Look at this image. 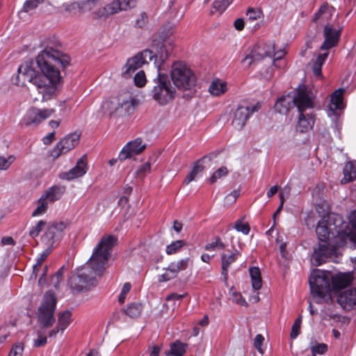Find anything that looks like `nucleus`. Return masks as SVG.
<instances>
[{
    "instance_id": "obj_60",
    "label": "nucleus",
    "mask_w": 356,
    "mask_h": 356,
    "mask_svg": "<svg viewBox=\"0 0 356 356\" xmlns=\"http://www.w3.org/2000/svg\"><path fill=\"white\" fill-rule=\"evenodd\" d=\"M232 300L233 302L241 304L242 305H247V302L243 298L241 293H234L232 295Z\"/></svg>"
},
{
    "instance_id": "obj_30",
    "label": "nucleus",
    "mask_w": 356,
    "mask_h": 356,
    "mask_svg": "<svg viewBox=\"0 0 356 356\" xmlns=\"http://www.w3.org/2000/svg\"><path fill=\"white\" fill-rule=\"evenodd\" d=\"M72 322V312L70 310H65L59 312L58 314V323L61 332L64 331Z\"/></svg>"
},
{
    "instance_id": "obj_22",
    "label": "nucleus",
    "mask_w": 356,
    "mask_h": 356,
    "mask_svg": "<svg viewBox=\"0 0 356 356\" xmlns=\"http://www.w3.org/2000/svg\"><path fill=\"white\" fill-rule=\"evenodd\" d=\"M305 111L299 112L298 121L296 130L300 133L307 132L312 129L314 122V117L312 113H304Z\"/></svg>"
},
{
    "instance_id": "obj_8",
    "label": "nucleus",
    "mask_w": 356,
    "mask_h": 356,
    "mask_svg": "<svg viewBox=\"0 0 356 356\" xmlns=\"http://www.w3.org/2000/svg\"><path fill=\"white\" fill-rule=\"evenodd\" d=\"M309 283L312 295L321 300L332 290V274L329 271L314 269L309 278Z\"/></svg>"
},
{
    "instance_id": "obj_59",
    "label": "nucleus",
    "mask_w": 356,
    "mask_h": 356,
    "mask_svg": "<svg viewBox=\"0 0 356 356\" xmlns=\"http://www.w3.org/2000/svg\"><path fill=\"white\" fill-rule=\"evenodd\" d=\"M53 248L50 247H46V249L42 252V253L40 254V257L37 259V263L39 264H41L43 263V261L46 259L47 256L51 253Z\"/></svg>"
},
{
    "instance_id": "obj_24",
    "label": "nucleus",
    "mask_w": 356,
    "mask_h": 356,
    "mask_svg": "<svg viewBox=\"0 0 356 356\" xmlns=\"http://www.w3.org/2000/svg\"><path fill=\"white\" fill-rule=\"evenodd\" d=\"M353 281V275L350 273H339L335 276L332 275V289L338 291L350 284Z\"/></svg>"
},
{
    "instance_id": "obj_44",
    "label": "nucleus",
    "mask_w": 356,
    "mask_h": 356,
    "mask_svg": "<svg viewBox=\"0 0 356 356\" xmlns=\"http://www.w3.org/2000/svg\"><path fill=\"white\" fill-rule=\"evenodd\" d=\"M246 15L249 20L253 21L260 19L263 16V13L260 9L249 8L247 10Z\"/></svg>"
},
{
    "instance_id": "obj_11",
    "label": "nucleus",
    "mask_w": 356,
    "mask_h": 356,
    "mask_svg": "<svg viewBox=\"0 0 356 356\" xmlns=\"http://www.w3.org/2000/svg\"><path fill=\"white\" fill-rule=\"evenodd\" d=\"M66 228L64 222H52L48 224L46 231L41 237L42 243L45 247L54 248L62 238L63 232Z\"/></svg>"
},
{
    "instance_id": "obj_13",
    "label": "nucleus",
    "mask_w": 356,
    "mask_h": 356,
    "mask_svg": "<svg viewBox=\"0 0 356 356\" xmlns=\"http://www.w3.org/2000/svg\"><path fill=\"white\" fill-rule=\"evenodd\" d=\"M153 58V52L149 49H145L138 53L136 56L127 60L123 67L122 75L125 78L129 77L133 72L141 67L148 60H152Z\"/></svg>"
},
{
    "instance_id": "obj_4",
    "label": "nucleus",
    "mask_w": 356,
    "mask_h": 356,
    "mask_svg": "<svg viewBox=\"0 0 356 356\" xmlns=\"http://www.w3.org/2000/svg\"><path fill=\"white\" fill-rule=\"evenodd\" d=\"M340 242L320 241L318 247L314 249L312 260L315 266H320L332 257L339 247L350 243L353 248H356V231L350 234L340 235Z\"/></svg>"
},
{
    "instance_id": "obj_1",
    "label": "nucleus",
    "mask_w": 356,
    "mask_h": 356,
    "mask_svg": "<svg viewBox=\"0 0 356 356\" xmlns=\"http://www.w3.org/2000/svg\"><path fill=\"white\" fill-rule=\"evenodd\" d=\"M35 63L40 72L29 63L22 64L17 70L15 83L18 86L24 85L26 81L33 83L42 95V102H44L51 98L60 80L58 67H65L70 63V58L56 47L47 44L35 58Z\"/></svg>"
},
{
    "instance_id": "obj_28",
    "label": "nucleus",
    "mask_w": 356,
    "mask_h": 356,
    "mask_svg": "<svg viewBox=\"0 0 356 356\" xmlns=\"http://www.w3.org/2000/svg\"><path fill=\"white\" fill-rule=\"evenodd\" d=\"M205 159L206 156H203L194 163L193 169L188 174V175L186 176L184 181V183L185 184H188L190 182L193 181L195 179V177L204 170V166L201 163Z\"/></svg>"
},
{
    "instance_id": "obj_6",
    "label": "nucleus",
    "mask_w": 356,
    "mask_h": 356,
    "mask_svg": "<svg viewBox=\"0 0 356 356\" xmlns=\"http://www.w3.org/2000/svg\"><path fill=\"white\" fill-rule=\"evenodd\" d=\"M152 82L154 86L151 90V95L159 105L165 106L175 98L177 91L168 74L157 71L156 77Z\"/></svg>"
},
{
    "instance_id": "obj_46",
    "label": "nucleus",
    "mask_w": 356,
    "mask_h": 356,
    "mask_svg": "<svg viewBox=\"0 0 356 356\" xmlns=\"http://www.w3.org/2000/svg\"><path fill=\"white\" fill-rule=\"evenodd\" d=\"M134 83L138 87H143L146 83V76L145 72L141 70L136 74L134 76Z\"/></svg>"
},
{
    "instance_id": "obj_48",
    "label": "nucleus",
    "mask_w": 356,
    "mask_h": 356,
    "mask_svg": "<svg viewBox=\"0 0 356 356\" xmlns=\"http://www.w3.org/2000/svg\"><path fill=\"white\" fill-rule=\"evenodd\" d=\"M24 344L20 342L17 343L13 346L8 356H22Z\"/></svg>"
},
{
    "instance_id": "obj_33",
    "label": "nucleus",
    "mask_w": 356,
    "mask_h": 356,
    "mask_svg": "<svg viewBox=\"0 0 356 356\" xmlns=\"http://www.w3.org/2000/svg\"><path fill=\"white\" fill-rule=\"evenodd\" d=\"M143 307L140 302H132L127 306L126 309H123V312L132 318H138L140 316Z\"/></svg>"
},
{
    "instance_id": "obj_18",
    "label": "nucleus",
    "mask_w": 356,
    "mask_h": 356,
    "mask_svg": "<svg viewBox=\"0 0 356 356\" xmlns=\"http://www.w3.org/2000/svg\"><path fill=\"white\" fill-rule=\"evenodd\" d=\"M161 42V44L159 46V43H158L154 46H157L156 53H153L154 57L156 58L154 65L157 68V71H161L163 70V63L165 60L170 56V53L172 50V46L170 42Z\"/></svg>"
},
{
    "instance_id": "obj_34",
    "label": "nucleus",
    "mask_w": 356,
    "mask_h": 356,
    "mask_svg": "<svg viewBox=\"0 0 356 356\" xmlns=\"http://www.w3.org/2000/svg\"><path fill=\"white\" fill-rule=\"evenodd\" d=\"M173 33L172 27L170 24L163 26L158 33V38L153 40L152 45H156L160 42H167L166 40Z\"/></svg>"
},
{
    "instance_id": "obj_2",
    "label": "nucleus",
    "mask_w": 356,
    "mask_h": 356,
    "mask_svg": "<svg viewBox=\"0 0 356 356\" xmlns=\"http://www.w3.org/2000/svg\"><path fill=\"white\" fill-rule=\"evenodd\" d=\"M117 242L118 238L113 235L102 237L94 248L87 266L78 270L69 279L68 284L72 291L80 293L89 290L97 284L96 276L101 277L104 275Z\"/></svg>"
},
{
    "instance_id": "obj_21",
    "label": "nucleus",
    "mask_w": 356,
    "mask_h": 356,
    "mask_svg": "<svg viewBox=\"0 0 356 356\" xmlns=\"http://www.w3.org/2000/svg\"><path fill=\"white\" fill-rule=\"evenodd\" d=\"M338 303L346 310H350L356 306V288L345 290L337 297Z\"/></svg>"
},
{
    "instance_id": "obj_10",
    "label": "nucleus",
    "mask_w": 356,
    "mask_h": 356,
    "mask_svg": "<svg viewBox=\"0 0 356 356\" xmlns=\"http://www.w3.org/2000/svg\"><path fill=\"white\" fill-rule=\"evenodd\" d=\"M136 0H116L104 6L99 7L93 14L96 17H107L122 10H128L134 8Z\"/></svg>"
},
{
    "instance_id": "obj_43",
    "label": "nucleus",
    "mask_w": 356,
    "mask_h": 356,
    "mask_svg": "<svg viewBox=\"0 0 356 356\" xmlns=\"http://www.w3.org/2000/svg\"><path fill=\"white\" fill-rule=\"evenodd\" d=\"M46 224V221L44 220L38 222V223L30 229L29 236L32 238L38 236Z\"/></svg>"
},
{
    "instance_id": "obj_45",
    "label": "nucleus",
    "mask_w": 356,
    "mask_h": 356,
    "mask_svg": "<svg viewBox=\"0 0 356 356\" xmlns=\"http://www.w3.org/2000/svg\"><path fill=\"white\" fill-rule=\"evenodd\" d=\"M15 161V156H9L8 158L0 156V170H7Z\"/></svg>"
},
{
    "instance_id": "obj_26",
    "label": "nucleus",
    "mask_w": 356,
    "mask_h": 356,
    "mask_svg": "<svg viewBox=\"0 0 356 356\" xmlns=\"http://www.w3.org/2000/svg\"><path fill=\"white\" fill-rule=\"evenodd\" d=\"M65 186L54 185L49 188L42 196L49 202H54L59 200L65 193Z\"/></svg>"
},
{
    "instance_id": "obj_51",
    "label": "nucleus",
    "mask_w": 356,
    "mask_h": 356,
    "mask_svg": "<svg viewBox=\"0 0 356 356\" xmlns=\"http://www.w3.org/2000/svg\"><path fill=\"white\" fill-rule=\"evenodd\" d=\"M311 350H312V355L311 356H314L316 354H323L325 353L327 350V346L325 343H318L316 346H314L311 348Z\"/></svg>"
},
{
    "instance_id": "obj_38",
    "label": "nucleus",
    "mask_w": 356,
    "mask_h": 356,
    "mask_svg": "<svg viewBox=\"0 0 356 356\" xmlns=\"http://www.w3.org/2000/svg\"><path fill=\"white\" fill-rule=\"evenodd\" d=\"M134 98L129 93L126 94V97L119 99L117 102V99H115L113 101L108 102L106 103V105L108 106L109 104H118V105L122 108L125 107V108H129V106H133Z\"/></svg>"
},
{
    "instance_id": "obj_57",
    "label": "nucleus",
    "mask_w": 356,
    "mask_h": 356,
    "mask_svg": "<svg viewBox=\"0 0 356 356\" xmlns=\"http://www.w3.org/2000/svg\"><path fill=\"white\" fill-rule=\"evenodd\" d=\"M47 337L41 333H38V338L34 340L33 344L35 347H40L44 346L47 343Z\"/></svg>"
},
{
    "instance_id": "obj_62",
    "label": "nucleus",
    "mask_w": 356,
    "mask_h": 356,
    "mask_svg": "<svg viewBox=\"0 0 356 356\" xmlns=\"http://www.w3.org/2000/svg\"><path fill=\"white\" fill-rule=\"evenodd\" d=\"M261 74L266 80H270L273 76L272 67L266 68L264 71L261 72Z\"/></svg>"
},
{
    "instance_id": "obj_16",
    "label": "nucleus",
    "mask_w": 356,
    "mask_h": 356,
    "mask_svg": "<svg viewBox=\"0 0 356 356\" xmlns=\"http://www.w3.org/2000/svg\"><path fill=\"white\" fill-rule=\"evenodd\" d=\"M80 139V134L74 132L67 135L62 138L51 152V156L56 159L60 155L65 154L76 147Z\"/></svg>"
},
{
    "instance_id": "obj_23",
    "label": "nucleus",
    "mask_w": 356,
    "mask_h": 356,
    "mask_svg": "<svg viewBox=\"0 0 356 356\" xmlns=\"http://www.w3.org/2000/svg\"><path fill=\"white\" fill-rule=\"evenodd\" d=\"M240 252L236 249L234 250L231 254L222 253L221 254V263H222V275L224 277V280H227L228 277V270L230 266L234 264L238 258Z\"/></svg>"
},
{
    "instance_id": "obj_40",
    "label": "nucleus",
    "mask_w": 356,
    "mask_h": 356,
    "mask_svg": "<svg viewBox=\"0 0 356 356\" xmlns=\"http://www.w3.org/2000/svg\"><path fill=\"white\" fill-rule=\"evenodd\" d=\"M232 1L233 0H215L212 4V8L221 14L227 9Z\"/></svg>"
},
{
    "instance_id": "obj_20",
    "label": "nucleus",
    "mask_w": 356,
    "mask_h": 356,
    "mask_svg": "<svg viewBox=\"0 0 356 356\" xmlns=\"http://www.w3.org/2000/svg\"><path fill=\"white\" fill-rule=\"evenodd\" d=\"M87 172V164L86 156L80 158L76 165L70 169L67 172L63 173L60 178L67 180H72L83 176Z\"/></svg>"
},
{
    "instance_id": "obj_31",
    "label": "nucleus",
    "mask_w": 356,
    "mask_h": 356,
    "mask_svg": "<svg viewBox=\"0 0 356 356\" xmlns=\"http://www.w3.org/2000/svg\"><path fill=\"white\" fill-rule=\"evenodd\" d=\"M187 344L177 340L170 344V350L166 356H182L186 351Z\"/></svg>"
},
{
    "instance_id": "obj_32",
    "label": "nucleus",
    "mask_w": 356,
    "mask_h": 356,
    "mask_svg": "<svg viewBox=\"0 0 356 356\" xmlns=\"http://www.w3.org/2000/svg\"><path fill=\"white\" fill-rule=\"evenodd\" d=\"M329 53L325 52L323 54H319L316 58L315 61L312 65V70L314 76L316 77L321 78L322 76V66L326 60Z\"/></svg>"
},
{
    "instance_id": "obj_35",
    "label": "nucleus",
    "mask_w": 356,
    "mask_h": 356,
    "mask_svg": "<svg viewBox=\"0 0 356 356\" xmlns=\"http://www.w3.org/2000/svg\"><path fill=\"white\" fill-rule=\"evenodd\" d=\"M209 90L211 95L219 96L226 92L227 86L225 82H222L219 79L214 80L211 83Z\"/></svg>"
},
{
    "instance_id": "obj_64",
    "label": "nucleus",
    "mask_w": 356,
    "mask_h": 356,
    "mask_svg": "<svg viewBox=\"0 0 356 356\" xmlns=\"http://www.w3.org/2000/svg\"><path fill=\"white\" fill-rule=\"evenodd\" d=\"M349 222L351 225L355 228V230L351 231L350 232H356V210L353 211L349 216Z\"/></svg>"
},
{
    "instance_id": "obj_29",
    "label": "nucleus",
    "mask_w": 356,
    "mask_h": 356,
    "mask_svg": "<svg viewBox=\"0 0 356 356\" xmlns=\"http://www.w3.org/2000/svg\"><path fill=\"white\" fill-rule=\"evenodd\" d=\"M252 287L254 291L259 290L262 286V279L260 269L258 267H250L249 269Z\"/></svg>"
},
{
    "instance_id": "obj_42",
    "label": "nucleus",
    "mask_w": 356,
    "mask_h": 356,
    "mask_svg": "<svg viewBox=\"0 0 356 356\" xmlns=\"http://www.w3.org/2000/svg\"><path fill=\"white\" fill-rule=\"evenodd\" d=\"M65 270V266H63L59 270L51 277V283L56 288H58L59 284L62 280L63 273Z\"/></svg>"
},
{
    "instance_id": "obj_55",
    "label": "nucleus",
    "mask_w": 356,
    "mask_h": 356,
    "mask_svg": "<svg viewBox=\"0 0 356 356\" xmlns=\"http://www.w3.org/2000/svg\"><path fill=\"white\" fill-rule=\"evenodd\" d=\"M264 341V337L261 334H257L254 339V347L261 354L264 353L263 349L261 348V345H262Z\"/></svg>"
},
{
    "instance_id": "obj_58",
    "label": "nucleus",
    "mask_w": 356,
    "mask_h": 356,
    "mask_svg": "<svg viewBox=\"0 0 356 356\" xmlns=\"http://www.w3.org/2000/svg\"><path fill=\"white\" fill-rule=\"evenodd\" d=\"M176 277L174 274L169 271L167 268L165 269L164 273L159 276V282H167Z\"/></svg>"
},
{
    "instance_id": "obj_61",
    "label": "nucleus",
    "mask_w": 356,
    "mask_h": 356,
    "mask_svg": "<svg viewBox=\"0 0 356 356\" xmlns=\"http://www.w3.org/2000/svg\"><path fill=\"white\" fill-rule=\"evenodd\" d=\"M188 294L186 293H183V294H178V293H171L170 295H168L167 297H166V300L167 301H170V300H182L184 297H186Z\"/></svg>"
},
{
    "instance_id": "obj_12",
    "label": "nucleus",
    "mask_w": 356,
    "mask_h": 356,
    "mask_svg": "<svg viewBox=\"0 0 356 356\" xmlns=\"http://www.w3.org/2000/svg\"><path fill=\"white\" fill-rule=\"evenodd\" d=\"M274 52V44L259 43L256 44L242 60V63L250 67L252 63L258 62L265 57H272Z\"/></svg>"
},
{
    "instance_id": "obj_19",
    "label": "nucleus",
    "mask_w": 356,
    "mask_h": 356,
    "mask_svg": "<svg viewBox=\"0 0 356 356\" xmlns=\"http://www.w3.org/2000/svg\"><path fill=\"white\" fill-rule=\"evenodd\" d=\"M341 28L334 29L331 25H326L324 27L323 35L325 40L320 47L321 50H327L336 46L339 40Z\"/></svg>"
},
{
    "instance_id": "obj_9",
    "label": "nucleus",
    "mask_w": 356,
    "mask_h": 356,
    "mask_svg": "<svg viewBox=\"0 0 356 356\" xmlns=\"http://www.w3.org/2000/svg\"><path fill=\"white\" fill-rule=\"evenodd\" d=\"M57 300L53 291L46 292L38 309V320L42 327H51L55 323L54 312Z\"/></svg>"
},
{
    "instance_id": "obj_63",
    "label": "nucleus",
    "mask_w": 356,
    "mask_h": 356,
    "mask_svg": "<svg viewBox=\"0 0 356 356\" xmlns=\"http://www.w3.org/2000/svg\"><path fill=\"white\" fill-rule=\"evenodd\" d=\"M149 349H150L149 356H159L161 348L160 346L154 345L149 346Z\"/></svg>"
},
{
    "instance_id": "obj_36",
    "label": "nucleus",
    "mask_w": 356,
    "mask_h": 356,
    "mask_svg": "<svg viewBox=\"0 0 356 356\" xmlns=\"http://www.w3.org/2000/svg\"><path fill=\"white\" fill-rule=\"evenodd\" d=\"M334 10L333 7H329L327 3L323 4L318 10L315 13L314 21L317 22L323 15H326L325 18L328 19L332 16V12Z\"/></svg>"
},
{
    "instance_id": "obj_56",
    "label": "nucleus",
    "mask_w": 356,
    "mask_h": 356,
    "mask_svg": "<svg viewBox=\"0 0 356 356\" xmlns=\"http://www.w3.org/2000/svg\"><path fill=\"white\" fill-rule=\"evenodd\" d=\"M151 165L149 162L144 163L138 170V176L144 177L147 173L150 172Z\"/></svg>"
},
{
    "instance_id": "obj_53",
    "label": "nucleus",
    "mask_w": 356,
    "mask_h": 356,
    "mask_svg": "<svg viewBox=\"0 0 356 356\" xmlns=\"http://www.w3.org/2000/svg\"><path fill=\"white\" fill-rule=\"evenodd\" d=\"M189 258L182 259L177 262H173L175 264L176 269L179 272L181 270H184L187 268L189 263Z\"/></svg>"
},
{
    "instance_id": "obj_50",
    "label": "nucleus",
    "mask_w": 356,
    "mask_h": 356,
    "mask_svg": "<svg viewBox=\"0 0 356 356\" xmlns=\"http://www.w3.org/2000/svg\"><path fill=\"white\" fill-rule=\"evenodd\" d=\"M44 0H27L23 7L24 12H29L35 8L39 3L43 2Z\"/></svg>"
},
{
    "instance_id": "obj_39",
    "label": "nucleus",
    "mask_w": 356,
    "mask_h": 356,
    "mask_svg": "<svg viewBox=\"0 0 356 356\" xmlns=\"http://www.w3.org/2000/svg\"><path fill=\"white\" fill-rule=\"evenodd\" d=\"M228 174V170L226 167L222 166L216 170L209 177V181L211 184L216 183L219 179L225 177Z\"/></svg>"
},
{
    "instance_id": "obj_15",
    "label": "nucleus",
    "mask_w": 356,
    "mask_h": 356,
    "mask_svg": "<svg viewBox=\"0 0 356 356\" xmlns=\"http://www.w3.org/2000/svg\"><path fill=\"white\" fill-rule=\"evenodd\" d=\"M260 108L259 104L250 106H238L234 111L232 115V124L234 129L240 131L245 125L250 114L257 111Z\"/></svg>"
},
{
    "instance_id": "obj_37",
    "label": "nucleus",
    "mask_w": 356,
    "mask_h": 356,
    "mask_svg": "<svg viewBox=\"0 0 356 356\" xmlns=\"http://www.w3.org/2000/svg\"><path fill=\"white\" fill-rule=\"evenodd\" d=\"M49 202L42 195L38 200V207L33 211L32 216H39L44 214L48 208Z\"/></svg>"
},
{
    "instance_id": "obj_27",
    "label": "nucleus",
    "mask_w": 356,
    "mask_h": 356,
    "mask_svg": "<svg viewBox=\"0 0 356 356\" xmlns=\"http://www.w3.org/2000/svg\"><path fill=\"white\" fill-rule=\"evenodd\" d=\"M356 179V162L350 161L343 168V177L341 180L342 184L350 182Z\"/></svg>"
},
{
    "instance_id": "obj_52",
    "label": "nucleus",
    "mask_w": 356,
    "mask_h": 356,
    "mask_svg": "<svg viewBox=\"0 0 356 356\" xmlns=\"http://www.w3.org/2000/svg\"><path fill=\"white\" fill-rule=\"evenodd\" d=\"M234 227L238 232L245 235L248 234L250 231V225L248 223H242L240 220L236 222Z\"/></svg>"
},
{
    "instance_id": "obj_41",
    "label": "nucleus",
    "mask_w": 356,
    "mask_h": 356,
    "mask_svg": "<svg viewBox=\"0 0 356 356\" xmlns=\"http://www.w3.org/2000/svg\"><path fill=\"white\" fill-rule=\"evenodd\" d=\"M186 243L184 240H178L172 242L171 244L167 245L166 253L168 254H172L177 252Z\"/></svg>"
},
{
    "instance_id": "obj_5",
    "label": "nucleus",
    "mask_w": 356,
    "mask_h": 356,
    "mask_svg": "<svg viewBox=\"0 0 356 356\" xmlns=\"http://www.w3.org/2000/svg\"><path fill=\"white\" fill-rule=\"evenodd\" d=\"M341 222V219L338 215L326 211L325 214L322 215L316 227L318 240L325 242H340V235L351 233L342 232L337 225Z\"/></svg>"
},
{
    "instance_id": "obj_7",
    "label": "nucleus",
    "mask_w": 356,
    "mask_h": 356,
    "mask_svg": "<svg viewBox=\"0 0 356 356\" xmlns=\"http://www.w3.org/2000/svg\"><path fill=\"white\" fill-rule=\"evenodd\" d=\"M170 76L175 86L179 90H191L196 84V77L194 73L182 61L175 62L172 64Z\"/></svg>"
},
{
    "instance_id": "obj_17",
    "label": "nucleus",
    "mask_w": 356,
    "mask_h": 356,
    "mask_svg": "<svg viewBox=\"0 0 356 356\" xmlns=\"http://www.w3.org/2000/svg\"><path fill=\"white\" fill-rule=\"evenodd\" d=\"M146 147V144L143 143L141 138H138L129 142L121 150L118 158L120 161H124L136 155L140 154Z\"/></svg>"
},
{
    "instance_id": "obj_25",
    "label": "nucleus",
    "mask_w": 356,
    "mask_h": 356,
    "mask_svg": "<svg viewBox=\"0 0 356 356\" xmlns=\"http://www.w3.org/2000/svg\"><path fill=\"white\" fill-rule=\"evenodd\" d=\"M344 92V88H339L332 94L329 105V111L332 114H336L337 111L343 108V95Z\"/></svg>"
},
{
    "instance_id": "obj_47",
    "label": "nucleus",
    "mask_w": 356,
    "mask_h": 356,
    "mask_svg": "<svg viewBox=\"0 0 356 356\" xmlns=\"http://www.w3.org/2000/svg\"><path fill=\"white\" fill-rule=\"evenodd\" d=\"M131 285L129 282H126L123 284L121 292L118 296V302L120 304L124 303L127 294L130 291Z\"/></svg>"
},
{
    "instance_id": "obj_14",
    "label": "nucleus",
    "mask_w": 356,
    "mask_h": 356,
    "mask_svg": "<svg viewBox=\"0 0 356 356\" xmlns=\"http://www.w3.org/2000/svg\"><path fill=\"white\" fill-rule=\"evenodd\" d=\"M55 112L54 108L40 109L31 107L27 110L22 118V123L25 126H37L49 117Z\"/></svg>"
},
{
    "instance_id": "obj_54",
    "label": "nucleus",
    "mask_w": 356,
    "mask_h": 356,
    "mask_svg": "<svg viewBox=\"0 0 356 356\" xmlns=\"http://www.w3.org/2000/svg\"><path fill=\"white\" fill-rule=\"evenodd\" d=\"M239 195L240 190H234L225 197V201L229 204L234 203L236 202V199L238 197Z\"/></svg>"
},
{
    "instance_id": "obj_49",
    "label": "nucleus",
    "mask_w": 356,
    "mask_h": 356,
    "mask_svg": "<svg viewBox=\"0 0 356 356\" xmlns=\"http://www.w3.org/2000/svg\"><path fill=\"white\" fill-rule=\"evenodd\" d=\"M301 322V317H298L293 323L291 332V339H296L298 336L300 330Z\"/></svg>"
},
{
    "instance_id": "obj_3",
    "label": "nucleus",
    "mask_w": 356,
    "mask_h": 356,
    "mask_svg": "<svg viewBox=\"0 0 356 356\" xmlns=\"http://www.w3.org/2000/svg\"><path fill=\"white\" fill-rule=\"evenodd\" d=\"M314 95L305 86H300L294 92L280 97L275 104V110L281 114L296 106L298 112L314 107Z\"/></svg>"
}]
</instances>
